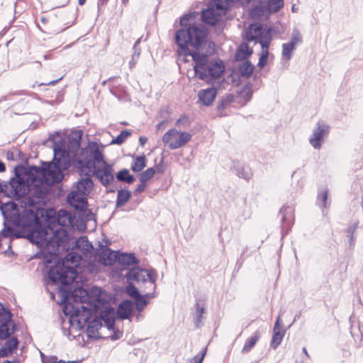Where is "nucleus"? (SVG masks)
<instances>
[{
  "mask_svg": "<svg viewBox=\"0 0 363 363\" xmlns=\"http://www.w3.org/2000/svg\"><path fill=\"white\" fill-rule=\"evenodd\" d=\"M195 18L194 13L181 18L180 24L183 28L177 30L175 35V42L179 47L177 53L186 62L189 61L188 57H191L195 74L206 83L212 84L221 77L225 65L220 60H210L208 55L189 50V47L200 48L207 36L206 29L202 25L195 24Z\"/></svg>",
  "mask_w": 363,
  "mask_h": 363,
  "instance_id": "nucleus-1",
  "label": "nucleus"
},
{
  "mask_svg": "<svg viewBox=\"0 0 363 363\" xmlns=\"http://www.w3.org/2000/svg\"><path fill=\"white\" fill-rule=\"evenodd\" d=\"M69 166L67 157L57 158L55 152L52 162L43 163L42 167H29L22 174L16 173V177L11 179L10 186L17 196L30 193L33 198L28 199V204L33 206L50 192L52 185L63 179L62 171Z\"/></svg>",
  "mask_w": 363,
  "mask_h": 363,
  "instance_id": "nucleus-2",
  "label": "nucleus"
},
{
  "mask_svg": "<svg viewBox=\"0 0 363 363\" xmlns=\"http://www.w3.org/2000/svg\"><path fill=\"white\" fill-rule=\"evenodd\" d=\"M31 220L28 224L29 232L26 238L40 247H43L50 255H58L69 248V235L62 228H43L34 213H30Z\"/></svg>",
  "mask_w": 363,
  "mask_h": 363,
  "instance_id": "nucleus-3",
  "label": "nucleus"
},
{
  "mask_svg": "<svg viewBox=\"0 0 363 363\" xmlns=\"http://www.w3.org/2000/svg\"><path fill=\"white\" fill-rule=\"evenodd\" d=\"M80 256L75 252L69 253L62 262H58L52 267L48 272V277L52 283L60 282L67 286L72 283L77 277V272L75 267L79 264Z\"/></svg>",
  "mask_w": 363,
  "mask_h": 363,
  "instance_id": "nucleus-4",
  "label": "nucleus"
},
{
  "mask_svg": "<svg viewBox=\"0 0 363 363\" xmlns=\"http://www.w3.org/2000/svg\"><path fill=\"white\" fill-rule=\"evenodd\" d=\"M60 292L62 294L65 299L71 295L72 299L77 303L76 306H73L70 303H67L63 307L65 314L71 317L82 316V318L87 321L89 315L92 312L91 308L84 305L89 298L87 291L84 289L79 287L74 289L72 291L71 290L65 291V293L62 288H60Z\"/></svg>",
  "mask_w": 363,
  "mask_h": 363,
  "instance_id": "nucleus-5",
  "label": "nucleus"
},
{
  "mask_svg": "<svg viewBox=\"0 0 363 363\" xmlns=\"http://www.w3.org/2000/svg\"><path fill=\"white\" fill-rule=\"evenodd\" d=\"M272 27L260 23L249 26L245 33V40L248 42L259 43L262 48H269L272 40Z\"/></svg>",
  "mask_w": 363,
  "mask_h": 363,
  "instance_id": "nucleus-6",
  "label": "nucleus"
},
{
  "mask_svg": "<svg viewBox=\"0 0 363 363\" xmlns=\"http://www.w3.org/2000/svg\"><path fill=\"white\" fill-rule=\"evenodd\" d=\"M192 136L193 135L189 132L172 128L163 135L162 140L169 149L177 150L185 146L191 141Z\"/></svg>",
  "mask_w": 363,
  "mask_h": 363,
  "instance_id": "nucleus-7",
  "label": "nucleus"
},
{
  "mask_svg": "<svg viewBox=\"0 0 363 363\" xmlns=\"http://www.w3.org/2000/svg\"><path fill=\"white\" fill-rule=\"evenodd\" d=\"M126 278L129 282H136L138 284L147 283L152 289L155 290L156 289L157 274L153 270L135 267L129 270Z\"/></svg>",
  "mask_w": 363,
  "mask_h": 363,
  "instance_id": "nucleus-8",
  "label": "nucleus"
},
{
  "mask_svg": "<svg viewBox=\"0 0 363 363\" xmlns=\"http://www.w3.org/2000/svg\"><path fill=\"white\" fill-rule=\"evenodd\" d=\"M91 167L93 169L91 171L100 180L102 184L106 186L113 180L112 166L107 164L105 161L94 164Z\"/></svg>",
  "mask_w": 363,
  "mask_h": 363,
  "instance_id": "nucleus-9",
  "label": "nucleus"
},
{
  "mask_svg": "<svg viewBox=\"0 0 363 363\" xmlns=\"http://www.w3.org/2000/svg\"><path fill=\"white\" fill-rule=\"evenodd\" d=\"M265 7L256 6L251 11V16L255 18H259L266 14L267 11L269 13H277L284 6L283 0H263Z\"/></svg>",
  "mask_w": 363,
  "mask_h": 363,
  "instance_id": "nucleus-10",
  "label": "nucleus"
},
{
  "mask_svg": "<svg viewBox=\"0 0 363 363\" xmlns=\"http://www.w3.org/2000/svg\"><path fill=\"white\" fill-rule=\"evenodd\" d=\"M329 127L322 122L317 123V127L314 129L312 136L310 138V143L315 149H320L321 147L320 140L328 133Z\"/></svg>",
  "mask_w": 363,
  "mask_h": 363,
  "instance_id": "nucleus-11",
  "label": "nucleus"
},
{
  "mask_svg": "<svg viewBox=\"0 0 363 363\" xmlns=\"http://www.w3.org/2000/svg\"><path fill=\"white\" fill-rule=\"evenodd\" d=\"M86 196V195L73 190L69 194L67 201L75 209L84 211V210H87Z\"/></svg>",
  "mask_w": 363,
  "mask_h": 363,
  "instance_id": "nucleus-12",
  "label": "nucleus"
},
{
  "mask_svg": "<svg viewBox=\"0 0 363 363\" xmlns=\"http://www.w3.org/2000/svg\"><path fill=\"white\" fill-rule=\"evenodd\" d=\"M94 215L88 210L79 211V215H73V222H72L71 229L83 231L86 229V222L92 219Z\"/></svg>",
  "mask_w": 363,
  "mask_h": 363,
  "instance_id": "nucleus-13",
  "label": "nucleus"
},
{
  "mask_svg": "<svg viewBox=\"0 0 363 363\" xmlns=\"http://www.w3.org/2000/svg\"><path fill=\"white\" fill-rule=\"evenodd\" d=\"M91 313L89 315V319L87 321H85L83 318H82V316L78 317L79 321L81 320H83L85 323H88L87 328H86V333L87 335L89 337L92 338H101V335L99 334V330L102 327V323L101 319L99 318H94L92 320L89 321V319L91 318Z\"/></svg>",
  "mask_w": 363,
  "mask_h": 363,
  "instance_id": "nucleus-14",
  "label": "nucleus"
},
{
  "mask_svg": "<svg viewBox=\"0 0 363 363\" xmlns=\"http://www.w3.org/2000/svg\"><path fill=\"white\" fill-rule=\"evenodd\" d=\"M102 146L99 145L96 142L89 143L86 151L90 154L93 161L89 162L88 164L91 167L94 164L100 163L104 162V156L102 154Z\"/></svg>",
  "mask_w": 363,
  "mask_h": 363,
  "instance_id": "nucleus-15",
  "label": "nucleus"
},
{
  "mask_svg": "<svg viewBox=\"0 0 363 363\" xmlns=\"http://www.w3.org/2000/svg\"><path fill=\"white\" fill-rule=\"evenodd\" d=\"M281 318L279 316L274 326L273 335L270 342L271 347L274 349H276L281 344L285 335V330L281 327Z\"/></svg>",
  "mask_w": 363,
  "mask_h": 363,
  "instance_id": "nucleus-16",
  "label": "nucleus"
},
{
  "mask_svg": "<svg viewBox=\"0 0 363 363\" xmlns=\"http://www.w3.org/2000/svg\"><path fill=\"white\" fill-rule=\"evenodd\" d=\"M56 220L58 224V227H56V228H62L67 232V230L64 228L71 230L72 222H73V214L65 210H60L57 213Z\"/></svg>",
  "mask_w": 363,
  "mask_h": 363,
  "instance_id": "nucleus-17",
  "label": "nucleus"
},
{
  "mask_svg": "<svg viewBox=\"0 0 363 363\" xmlns=\"http://www.w3.org/2000/svg\"><path fill=\"white\" fill-rule=\"evenodd\" d=\"M222 15L223 13L221 12L217 11L216 8L212 6V7H209L203 11L201 17L203 22L213 26L216 24Z\"/></svg>",
  "mask_w": 363,
  "mask_h": 363,
  "instance_id": "nucleus-18",
  "label": "nucleus"
},
{
  "mask_svg": "<svg viewBox=\"0 0 363 363\" xmlns=\"http://www.w3.org/2000/svg\"><path fill=\"white\" fill-rule=\"evenodd\" d=\"M217 94L215 88L211 87L199 91L198 96L199 101L205 106H209L214 101Z\"/></svg>",
  "mask_w": 363,
  "mask_h": 363,
  "instance_id": "nucleus-19",
  "label": "nucleus"
},
{
  "mask_svg": "<svg viewBox=\"0 0 363 363\" xmlns=\"http://www.w3.org/2000/svg\"><path fill=\"white\" fill-rule=\"evenodd\" d=\"M133 310V303L130 300L122 301L117 309V316L121 320L129 318Z\"/></svg>",
  "mask_w": 363,
  "mask_h": 363,
  "instance_id": "nucleus-20",
  "label": "nucleus"
},
{
  "mask_svg": "<svg viewBox=\"0 0 363 363\" xmlns=\"http://www.w3.org/2000/svg\"><path fill=\"white\" fill-rule=\"evenodd\" d=\"M117 257L115 252L107 248L101 251L99 260L104 265H112L117 260Z\"/></svg>",
  "mask_w": 363,
  "mask_h": 363,
  "instance_id": "nucleus-21",
  "label": "nucleus"
},
{
  "mask_svg": "<svg viewBox=\"0 0 363 363\" xmlns=\"http://www.w3.org/2000/svg\"><path fill=\"white\" fill-rule=\"evenodd\" d=\"M18 346V340L16 338L13 337L8 340L0 350L1 357H7L11 354Z\"/></svg>",
  "mask_w": 363,
  "mask_h": 363,
  "instance_id": "nucleus-22",
  "label": "nucleus"
},
{
  "mask_svg": "<svg viewBox=\"0 0 363 363\" xmlns=\"http://www.w3.org/2000/svg\"><path fill=\"white\" fill-rule=\"evenodd\" d=\"M93 182L90 178H85L79 181L74 191H77L88 196L93 187Z\"/></svg>",
  "mask_w": 363,
  "mask_h": 363,
  "instance_id": "nucleus-23",
  "label": "nucleus"
},
{
  "mask_svg": "<svg viewBox=\"0 0 363 363\" xmlns=\"http://www.w3.org/2000/svg\"><path fill=\"white\" fill-rule=\"evenodd\" d=\"M113 315L114 311L112 308H110L102 312L101 318H99L101 319V321L103 320L105 323L107 328L109 330L113 329L115 324Z\"/></svg>",
  "mask_w": 363,
  "mask_h": 363,
  "instance_id": "nucleus-24",
  "label": "nucleus"
},
{
  "mask_svg": "<svg viewBox=\"0 0 363 363\" xmlns=\"http://www.w3.org/2000/svg\"><path fill=\"white\" fill-rule=\"evenodd\" d=\"M155 293H146L143 296H140L135 299L136 310L139 312L142 311L148 303L147 299L154 298Z\"/></svg>",
  "mask_w": 363,
  "mask_h": 363,
  "instance_id": "nucleus-25",
  "label": "nucleus"
},
{
  "mask_svg": "<svg viewBox=\"0 0 363 363\" xmlns=\"http://www.w3.org/2000/svg\"><path fill=\"white\" fill-rule=\"evenodd\" d=\"M259 338L260 333L259 331L255 332L250 337L246 340L245 345L242 349V352H249L254 347V346L256 345Z\"/></svg>",
  "mask_w": 363,
  "mask_h": 363,
  "instance_id": "nucleus-26",
  "label": "nucleus"
},
{
  "mask_svg": "<svg viewBox=\"0 0 363 363\" xmlns=\"http://www.w3.org/2000/svg\"><path fill=\"white\" fill-rule=\"evenodd\" d=\"M118 262L123 266H130L137 263V259L133 254L123 253L118 256Z\"/></svg>",
  "mask_w": 363,
  "mask_h": 363,
  "instance_id": "nucleus-27",
  "label": "nucleus"
},
{
  "mask_svg": "<svg viewBox=\"0 0 363 363\" xmlns=\"http://www.w3.org/2000/svg\"><path fill=\"white\" fill-rule=\"evenodd\" d=\"M14 327L10 320L6 321L0 325V338L6 339L13 332Z\"/></svg>",
  "mask_w": 363,
  "mask_h": 363,
  "instance_id": "nucleus-28",
  "label": "nucleus"
},
{
  "mask_svg": "<svg viewBox=\"0 0 363 363\" xmlns=\"http://www.w3.org/2000/svg\"><path fill=\"white\" fill-rule=\"evenodd\" d=\"M206 313V308L203 303L197 301L196 303L195 311V324L196 327H199L202 320L203 319V315Z\"/></svg>",
  "mask_w": 363,
  "mask_h": 363,
  "instance_id": "nucleus-29",
  "label": "nucleus"
},
{
  "mask_svg": "<svg viewBox=\"0 0 363 363\" xmlns=\"http://www.w3.org/2000/svg\"><path fill=\"white\" fill-rule=\"evenodd\" d=\"M191 119L187 115L180 116L175 121V128L177 129H184L189 128L191 124Z\"/></svg>",
  "mask_w": 363,
  "mask_h": 363,
  "instance_id": "nucleus-30",
  "label": "nucleus"
},
{
  "mask_svg": "<svg viewBox=\"0 0 363 363\" xmlns=\"http://www.w3.org/2000/svg\"><path fill=\"white\" fill-rule=\"evenodd\" d=\"M252 53V50L245 43L242 44L236 53L238 60H243L248 57Z\"/></svg>",
  "mask_w": 363,
  "mask_h": 363,
  "instance_id": "nucleus-31",
  "label": "nucleus"
},
{
  "mask_svg": "<svg viewBox=\"0 0 363 363\" xmlns=\"http://www.w3.org/2000/svg\"><path fill=\"white\" fill-rule=\"evenodd\" d=\"M146 166V158L144 155L136 157L131 166V169L134 172L142 171Z\"/></svg>",
  "mask_w": 363,
  "mask_h": 363,
  "instance_id": "nucleus-32",
  "label": "nucleus"
},
{
  "mask_svg": "<svg viewBox=\"0 0 363 363\" xmlns=\"http://www.w3.org/2000/svg\"><path fill=\"white\" fill-rule=\"evenodd\" d=\"M131 194L128 190H119L117 194V206H123L130 198Z\"/></svg>",
  "mask_w": 363,
  "mask_h": 363,
  "instance_id": "nucleus-33",
  "label": "nucleus"
},
{
  "mask_svg": "<svg viewBox=\"0 0 363 363\" xmlns=\"http://www.w3.org/2000/svg\"><path fill=\"white\" fill-rule=\"evenodd\" d=\"M252 94V87L250 85H246L242 87V90L238 93V98L242 100L243 103L250 101Z\"/></svg>",
  "mask_w": 363,
  "mask_h": 363,
  "instance_id": "nucleus-34",
  "label": "nucleus"
},
{
  "mask_svg": "<svg viewBox=\"0 0 363 363\" xmlns=\"http://www.w3.org/2000/svg\"><path fill=\"white\" fill-rule=\"evenodd\" d=\"M254 70V66L249 62H244L239 67V71L242 77H249Z\"/></svg>",
  "mask_w": 363,
  "mask_h": 363,
  "instance_id": "nucleus-35",
  "label": "nucleus"
},
{
  "mask_svg": "<svg viewBox=\"0 0 363 363\" xmlns=\"http://www.w3.org/2000/svg\"><path fill=\"white\" fill-rule=\"evenodd\" d=\"M232 1L233 0H213V6L217 11H219L223 14L225 10L228 9L230 2Z\"/></svg>",
  "mask_w": 363,
  "mask_h": 363,
  "instance_id": "nucleus-36",
  "label": "nucleus"
},
{
  "mask_svg": "<svg viewBox=\"0 0 363 363\" xmlns=\"http://www.w3.org/2000/svg\"><path fill=\"white\" fill-rule=\"evenodd\" d=\"M296 47L289 43H284L282 45V58L285 60H289L291 57L292 52L295 50Z\"/></svg>",
  "mask_w": 363,
  "mask_h": 363,
  "instance_id": "nucleus-37",
  "label": "nucleus"
},
{
  "mask_svg": "<svg viewBox=\"0 0 363 363\" xmlns=\"http://www.w3.org/2000/svg\"><path fill=\"white\" fill-rule=\"evenodd\" d=\"M116 178L119 181L126 182L129 184H131L134 181V177L132 175L129 174V171L128 169H123L120 171L117 175Z\"/></svg>",
  "mask_w": 363,
  "mask_h": 363,
  "instance_id": "nucleus-38",
  "label": "nucleus"
},
{
  "mask_svg": "<svg viewBox=\"0 0 363 363\" xmlns=\"http://www.w3.org/2000/svg\"><path fill=\"white\" fill-rule=\"evenodd\" d=\"M76 246L78 248L82 247L83 250L89 252L93 248L92 245L88 241L85 237H82L78 239L75 242Z\"/></svg>",
  "mask_w": 363,
  "mask_h": 363,
  "instance_id": "nucleus-39",
  "label": "nucleus"
},
{
  "mask_svg": "<svg viewBox=\"0 0 363 363\" xmlns=\"http://www.w3.org/2000/svg\"><path fill=\"white\" fill-rule=\"evenodd\" d=\"M131 135V133L127 130H123L111 144L121 145Z\"/></svg>",
  "mask_w": 363,
  "mask_h": 363,
  "instance_id": "nucleus-40",
  "label": "nucleus"
},
{
  "mask_svg": "<svg viewBox=\"0 0 363 363\" xmlns=\"http://www.w3.org/2000/svg\"><path fill=\"white\" fill-rule=\"evenodd\" d=\"M269 48H262V53L258 62V66L259 68H263L267 62L269 52H268Z\"/></svg>",
  "mask_w": 363,
  "mask_h": 363,
  "instance_id": "nucleus-41",
  "label": "nucleus"
},
{
  "mask_svg": "<svg viewBox=\"0 0 363 363\" xmlns=\"http://www.w3.org/2000/svg\"><path fill=\"white\" fill-rule=\"evenodd\" d=\"M155 170L154 168L150 167L144 171L140 178V182H146L150 179L155 174Z\"/></svg>",
  "mask_w": 363,
  "mask_h": 363,
  "instance_id": "nucleus-42",
  "label": "nucleus"
},
{
  "mask_svg": "<svg viewBox=\"0 0 363 363\" xmlns=\"http://www.w3.org/2000/svg\"><path fill=\"white\" fill-rule=\"evenodd\" d=\"M237 174L239 177L248 180L252 177V173L248 167H240L238 169Z\"/></svg>",
  "mask_w": 363,
  "mask_h": 363,
  "instance_id": "nucleus-43",
  "label": "nucleus"
},
{
  "mask_svg": "<svg viewBox=\"0 0 363 363\" xmlns=\"http://www.w3.org/2000/svg\"><path fill=\"white\" fill-rule=\"evenodd\" d=\"M281 213H282L281 220L283 223H290L291 219V213L292 210L290 207H284L281 210Z\"/></svg>",
  "mask_w": 363,
  "mask_h": 363,
  "instance_id": "nucleus-44",
  "label": "nucleus"
},
{
  "mask_svg": "<svg viewBox=\"0 0 363 363\" xmlns=\"http://www.w3.org/2000/svg\"><path fill=\"white\" fill-rule=\"evenodd\" d=\"M133 282H130L129 285L126 287V293L133 298L135 299L141 296L137 289L133 284Z\"/></svg>",
  "mask_w": 363,
  "mask_h": 363,
  "instance_id": "nucleus-45",
  "label": "nucleus"
},
{
  "mask_svg": "<svg viewBox=\"0 0 363 363\" xmlns=\"http://www.w3.org/2000/svg\"><path fill=\"white\" fill-rule=\"evenodd\" d=\"M302 42V38L300 33L297 30H294L292 33V36L290 42L288 43L296 47L298 44Z\"/></svg>",
  "mask_w": 363,
  "mask_h": 363,
  "instance_id": "nucleus-46",
  "label": "nucleus"
},
{
  "mask_svg": "<svg viewBox=\"0 0 363 363\" xmlns=\"http://www.w3.org/2000/svg\"><path fill=\"white\" fill-rule=\"evenodd\" d=\"M206 353V348H204L201 354L196 355L194 358L189 359L186 363H202Z\"/></svg>",
  "mask_w": 363,
  "mask_h": 363,
  "instance_id": "nucleus-47",
  "label": "nucleus"
},
{
  "mask_svg": "<svg viewBox=\"0 0 363 363\" xmlns=\"http://www.w3.org/2000/svg\"><path fill=\"white\" fill-rule=\"evenodd\" d=\"M327 199H328V191L325 190L323 194L318 195V201L320 203V206L323 207H327Z\"/></svg>",
  "mask_w": 363,
  "mask_h": 363,
  "instance_id": "nucleus-48",
  "label": "nucleus"
},
{
  "mask_svg": "<svg viewBox=\"0 0 363 363\" xmlns=\"http://www.w3.org/2000/svg\"><path fill=\"white\" fill-rule=\"evenodd\" d=\"M13 235V230L10 227H6L4 228L1 232H0V237L1 238H10Z\"/></svg>",
  "mask_w": 363,
  "mask_h": 363,
  "instance_id": "nucleus-49",
  "label": "nucleus"
},
{
  "mask_svg": "<svg viewBox=\"0 0 363 363\" xmlns=\"http://www.w3.org/2000/svg\"><path fill=\"white\" fill-rule=\"evenodd\" d=\"M42 362H43V363H56L57 357H42Z\"/></svg>",
  "mask_w": 363,
  "mask_h": 363,
  "instance_id": "nucleus-50",
  "label": "nucleus"
},
{
  "mask_svg": "<svg viewBox=\"0 0 363 363\" xmlns=\"http://www.w3.org/2000/svg\"><path fill=\"white\" fill-rule=\"evenodd\" d=\"M146 182H140V184L138 185L137 188L135 189V191L138 193H140L144 191L146 187Z\"/></svg>",
  "mask_w": 363,
  "mask_h": 363,
  "instance_id": "nucleus-51",
  "label": "nucleus"
},
{
  "mask_svg": "<svg viewBox=\"0 0 363 363\" xmlns=\"http://www.w3.org/2000/svg\"><path fill=\"white\" fill-rule=\"evenodd\" d=\"M166 125H167L166 121H161L157 125V130H162L166 128Z\"/></svg>",
  "mask_w": 363,
  "mask_h": 363,
  "instance_id": "nucleus-52",
  "label": "nucleus"
},
{
  "mask_svg": "<svg viewBox=\"0 0 363 363\" xmlns=\"http://www.w3.org/2000/svg\"><path fill=\"white\" fill-rule=\"evenodd\" d=\"M140 55V50H134V52L133 54L132 58L133 60H137Z\"/></svg>",
  "mask_w": 363,
  "mask_h": 363,
  "instance_id": "nucleus-53",
  "label": "nucleus"
},
{
  "mask_svg": "<svg viewBox=\"0 0 363 363\" xmlns=\"http://www.w3.org/2000/svg\"><path fill=\"white\" fill-rule=\"evenodd\" d=\"M147 141V138L145 137H140L139 138V142L142 146H143Z\"/></svg>",
  "mask_w": 363,
  "mask_h": 363,
  "instance_id": "nucleus-54",
  "label": "nucleus"
},
{
  "mask_svg": "<svg viewBox=\"0 0 363 363\" xmlns=\"http://www.w3.org/2000/svg\"><path fill=\"white\" fill-rule=\"evenodd\" d=\"M6 170V167L4 162L0 161V172H4Z\"/></svg>",
  "mask_w": 363,
  "mask_h": 363,
  "instance_id": "nucleus-55",
  "label": "nucleus"
},
{
  "mask_svg": "<svg viewBox=\"0 0 363 363\" xmlns=\"http://www.w3.org/2000/svg\"><path fill=\"white\" fill-rule=\"evenodd\" d=\"M74 134L77 137L78 140H80L82 132L81 130H79V131H77L76 133H74Z\"/></svg>",
  "mask_w": 363,
  "mask_h": 363,
  "instance_id": "nucleus-56",
  "label": "nucleus"
},
{
  "mask_svg": "<svg viewBox=\"0 0 363 363\" xmlns=\"http://www.w3.org/2000/svg\"><path fill=\"white\" fill-rule=\"evenodd\" d=\"M56 363H79V362H77V361L65 362V361H62V360H60V361H57Z\"/></svg>",
  "mask_w": 363,
  "mask_h": 363,
  "instance_id": "nucleus-57",
  "label": "nucleus"
},
{
  "mask_svg": "<svg viewBox=\"0 0 363 363\" xmlns=\"http://www.w3.org/2000/svg\"><path fill=\"white\" fill-rule=\"evenodd\" d=\"M140 43V39H138L134 44V46H133V50H138L137 49V47L138 45H139V43Z\"/></svg>",
  "mask_w": 363,
  "mask_h": 363,
  "instance_id": "nucleus-58",
  "label": "nucleus"
},
{
  "mask_svg": "<svg viewBox=\"0 0 363 363\" xmlns=\"http://www.w3.org/2000/svg\"><path fill=\"white\" fill-rule=\"evenodd\" d=\"M354 230V228H350L348 229V233H351V235H352Z\"/></svg>",
  "mask_w": 363,
  "mask_h": 363,
  "instance_id": "nucleus-59",
  "label": "nucleus"
},
{
  "mask_svg": "<svg viewBox=\"0 0 363 363\" xmlns=\"http://www.w3.org/2000/svg\"><path fill=\"white\" fill-rule=\"evenodd\" d=\"M135 63H136V60H132L130 62V67H133V66L135 65Z\"/></svg>",
  "mask_w": 363,
  "mask_h": 363,
  "instance_id": "nucleus-60",
  "label": "nucleus"
},
{
  "mask_svg": "<svg viewBox=\"0 0 363 363\" xmlns=\"http://www.w3.org/2000/svg\"><path fill=\"white\" fill-rule=\"evenodd\" d=\"M86 0H79V5H83L84 3H85Z\"/></svg>",
  "mask_w": 363,
  "mask_h": 363,
  "instance_id": "nucleus-61",
  "label": "nucleus"
},
{
  "mask_svg": "<svg viewBox=\"0 0 363 363\" xmlns=\"http://www.w3.org/2000/svg\"><path fill=\"white\" fill-rule=\"evenodd\" d=\"M291 9L293 12H297L298 10V9L295 7V6H293Z\"/></svg>",
  "mask_w": 363,
  "mask_h": 363,
  "instance_id": "nucleus-62",
  "label": "nucleus"
},
{
  "mask_svg": "<svg viewBox=\"0 0 363 363\" xmlns=\"http://www.w3.org/2000/svg\"><path fill=\"white\" fill-rule=\"evenodd\" d=\"M58 82V80H56V81H52V82H49V83H48V84H52V85H53V84H55L56 82Z\"/></svg>",
  "mask_w": 363,
  "mask_h": 363,
  "instance_id": "nucleus-63",
  "label": "nucleus"
},
{
  "mask_svg": "<svg viewBox=\"0 0 363 363\" xmlns=\"http://www.w3.org/2000/svg\"><path fill=\"white\" fill-rule=\"evenodd\" d=\"M4 363H18L17 361L16 362H11L9 360H6L5 362H4Z\"/></svg>",
  "mask_w": 363,
  "mask_h": 363,
  "instance_id": "nucleus-64",
  "label": "nucleus"
}]
</instances>
